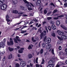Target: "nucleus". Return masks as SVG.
Listing matches in <instances>:
<instances>
[{
  "label": "nucleus",
  "mask_w": 67,
  "mask_h": 67,
  "mask_svg": "<svg viewBox=\"0 0 67 67\" xmlns=\"http://www.w3.org/2000/svg\"><path fill=\"white\" fill-rule=\"evenodd\" d=\"M12 57V54H10L9 55L8 59H11Z\"/></svg>",
  "instance_id": "nucleus-21"
},
{
  "label": "nucleus",
  "mask_w": 67,
  "mask_h": 67,
  "mask_svg": "<svg viewBox=\"0 0 67 67\" xmlns=\"http://www.w3.org/2000/svg\"><path fill=\"white\" fill-rule=\"evenodd\" d=\"M58 38L59 39V40H63V39L64 40H66L67 39V37L66 36H62L61 37V38L59 37V36H58Z\"/></svg>",
  "instance_id": "nucleus-4"
},
{
  "label": "nucleus",
  "mask_w": 67,
  "mask_h": 67,
  "mask_svg": "<svg viewBox=\"0 0 67 67\" xmlns=\"http://www.w3.org/2000/svg\"><path fill=\"white\" fill-rule=\"evenodd\" d=\"M50 23L51 24H54V21H51Z\"/></svg>",
  "instance_id": "nucleus-35"
},
{
  "label": "nucleus",
  "mask_w": 67,
  "mask_h": 67,
  "mask_svg": "<svg viewBox=\"0 0 67 67\" xmlns=\"http://www.w3.org/2000/svg\"><path fill=\"white\" fill-rule=\"evenodd\" d=\"M61 27H62L63 29H64V30H67V27L65 26H64L63 25H61Z\"/></svg>",
  "instance_id": "nucleus-13"
},
{
  "label": "nucleus",
  "mask_w": 67,
  "mask_h": 67,
  "mask_svg": "<svg viewBox=\"0 0 67 67\" xmlns=\"http://www.w3.org/2000/svg\"><path fill=\"white\" fill-rule=\"evenodd\" d=\"M13 13L16 14L18 13V11L16 10H13Z\"/></svg>",
  "instance_id": "nucleus-23"
},
{
  "label": "nucleus",
  "mask_w": 67,
  "mask_h": 67,
  "mask_svg": "<svg viewBox=\"0 0 67 67\" xmlns=\"http://www.w3.org/2000/svg\"><path fill=\"white\" fill-rule=\"evenodd\" d=\"M57 43L58 44H60V40H59L57 42Z\"/></svg>",
  "instance_id": "nucleus-40"
},
{
  "label": "nucleus",
  "mask_w": 67,
  "mask_h": 67,
  "mask_svg": "<svg viewBox=\"0 0 67 67\" xmlns=\"http://www.w3.org/2000/svg\"><path fill=\"white\" fill-rule=\"evenodd\" d=\"M14 41L15 43H18V41H17L16 39L15 38H14Z\"/></svg>",
  "instance_id": "nucleus-26"
},
{
  "label": "nucleus",
  "mask_w": 67,
  "mask_h": 67,
  "mask_svg": "<svg viewBox=\"0 0 67 67\" xmlns=\"http://www.w3.org/2000/svg\"><path fill=\"white\" fill-rule=\"evenodd\" d=\"M52 35L54 37H55V34L54 33H53L52 34Z\"/></svg>",
  "instance_id": "nucleus-48"
},
{
  "label": "nucleus",
  "mask_w": 67,
  "mask_h": 67,
  "mask_svg": "<svg viewBox=\"0 0 67 67\" xmlns=\"http://www.w3.org/2000/svg\"><path fill=\"white\" fill-rule=\"evenodd\" d=\"M37 60H38V58H37L36 60V63H38V62H37Z\"/></svg>",
  "instance_id": "nucleus-55"
},
{
  "label": "nucleus",
  "mask_w": 67,
  "mask_h": 67,
  "mask_svg": "<svg viewBox=\"0 0 67 67\" xmlns=\"http://www.w3.org/2000/svg\"><path fill=\"white\" fill-rule=\"evenodd\" d=\"M59 65H58V64H57L56 67H59Z\"/></svg>",
  "instance_id": "nucleus-63"
},
{
  "label": "nucleus",
  "mask_w": 67,
  "mask_h": 67,
  "mask_svg": "<svg viewBox=\"0 0 67 67\" xmlns=\"http://www.w3.org/2000/svg\"><path fill=\"white\" fill-rule=\"evenodd\" d=\"M43 49H41L40 51V53L41 54H42L43 53Z\"/></svg>",
  "instance_id": "nucleus-28"
},
{
  "label": "nucleus",
  "mask_w": 67,
  "mask_h": 67,
  "mask_svg": "<svg viewBox=\"0 0 67 67\" xmlns=\"http://www.w3.org/2000/svg\"><path fill=\"white\" fill-rule=\"evenodd\" d=\"M64 1L65 2V3L67 4V0H65Z\"/></svg>",
  "instance_id": "nucleus-64"
},
{
  "label": "nucleus",
  "mask_w": 67,
  "mask_h": 67,
  "mask_svg": "<svg viewBox=\"0 0 67 67\" xmlns=\"http://www.w3.org/2000/svg\"><path fill=\"white\" fill-rule=\"evenodd\" d=\"M24 49V48H21L20 49V50H18V52L19 53H22L23 52V50Z\"/></svg>",
  "instance_id": "nucleus-9"
},
{
  "label": "nucleus",
  "mask_w": 67,
  "mask_h": 67,
  "mask_svg": "<svg viewBox=\"0 0 67 67\" xmlns=\"http://www.w3.org/2000/svg\"><path fill=\"white\" fill-rule=\"evenodd\" d=\"M28 57L29 58H31L32 57V55L31 54H29L28 55Z\"/></svg>",
  "instance_id": "nucleus-24"
},
{
  "label": "nucleus",
  "mask_w": 67,
  "mask_h": 67,
  "mask_svg": "<svg viewBox=\"0 0 67 67\" xmlns=\"http://www.w3.org/2000/svg\"><path fill=\"white\" fill-rule=\"evenodd\" d=\"M25 3H27L26 5L27 8V9L28 10H33V9L31 8V7H32L31 5H32V7H34V5H33L32 4L30 3V2H27V1ZM30 4H31V5H30Z\"/></svg>",
  "instance_id": "nucleus-1"
},
{
  "label": "nucleus",
  "mask_w": 67,
  "mask_h": 67,
  "mask_svg": "<svg viewBox=\"0 0 67 67\" xmlns=\"http://www.w3.org/2000/svg\"><path fill=\"white\" fill-rule=\"evenodd\" d=\"M58 34L59 35H62L64 34V32H62L61 31H59Z\"/></svg>",
  "instance_id": "nucleus-20"
},
{
  "label": "nucleus",
  "mask_w": 67,
  "mask_h": 67,
  "mask_svg": "<svg viewBox=\"0 0 67 67\" xmlns=\"http://www.w3.org/2000/svg\"><path fill=\"white\" fill-rule=\"evenodd\" d=\"M55 63V61H53V60L49 61L48 62V64L50 65H48L47 67H54V64Z\"/></svg>",
  "instance_id": "nucleus-2"
},
{
  "label": "nucleus",
  "mask_w": 67,
  "mask_h": 67,
  "mask_svg": "<svg viewBox=\"0 0 67 67\" xmlns=\"http://www.w3.org/2000/svg\"><path fill=\"white\" fill-rule=\"evenodd\" d=\"M20 63V66H21L22 67H24L26 66V63H25V62L24 61H21Z\"/></svg>",
  "instance_id": "nucleus-6"
},
{
  "label": "nucleus",
  "mask_w": 67,
  "mask_h": 67,
  "mask_svg": "<svg viewBox=\"0 0 67 67\" xmlns=\"http://www.w3.org/2000/svg\"><path fill=\"white\" fill-rule=\"evenodd\" d=\"M51 27L53 30H56V27L54 25H52Z\"/></svg>",
  "instance_id": "nucleus-15"
},
{
  "label": "nucleus",
  "mask_w": 67,
  "mask_h": 67,
  "mask_svg": "<svg viewBox=\"0 0 67 67\" xmlns=\"http://www.w3.org/2000/svg\"><path fill=\"white\" fill-rule=\"evenodd\" d=\"M9 16L8 15H7L6 16V19H9Z\"/></svg>",
  "instance_id": "nucleus-57"
},
{
  "label": "nucleus",
  "mask_w": 67,
  "mask_h": 67,
  "mask_svg": "<svg viewBox=\"0 0 67 67\" xmlns=\"http://www.w3.org/2000/svg\"><path fill=\"white\" fill-rule=\"evenodd\" d=\"M51 13H52V12H49L47 14V16H49V14H51Z\"/></svg>",
  "instance_id": "nucleus-38"
},
{
  "label": "nucleus",
  "mask_w": 67,
  "mask_h": 67,
  "mask_svg": "<svg viewBox=\"0 0 67 67\" xmlns=\"http://www.w3.org/2000/svg\"><path fill=\"white\" fill-rule=\"evenodd\" d=\"M7 44L8 45H13V41H10V42H9L8 41Z\"/></svg>",
  "instance_id": "nucleus-7"
},
{
  "label": "nucleus",
  "mask_w": 67,
  "mask_h": 67,
  "mask_svg": "<svg viewBox=\"0 0 67 67\" xmlns=\"http://www.w3.org/2000/svg\"><path fill=\"white\" fill-rule=\"evenodd\" d=\"M47 20H51L52 19V17H47Z\"/></svg>",
  "instance_id": "nucleus-45"
},
{
  "label": "nucleus",
  "mask_w": 67,
  "mask_h": 67,
  "mask_svg": "<svg viewBox=\"0 0 67 67\" xmlns=\"http://www.w3.org/2000/svg\"><path fill=\"white\" fill-rule=\"evenodd\" d=\"M40 3H41V0H38L37 1V3L36 5L37 6H40Z\"/></svg>",
  "instance_id": "nucleus-10"
},
{
  "label": "nucleus",
  "mask_w": 67,
  "mask_h": 67,
  "mask_svg": "<svg viewBox=\"0 0 67 67\" xmlns=\"http://www.w3.org/2000/svg\"><path fill=\"white\" fill-rule=\"evenodd\" d=\"M44 62H45V60H44V59H43L42 61V62L41 63V64H44Z\"/></svg>",
  "instance_id": "nucleus-37"
},
{
  "label": "nucleus",
  "mask_w": 67,
  "mask_h": 67,
  "mask_svg": "<svg viewBox=\"0 0 67 67\" xmlns=\"http://www.w3.org/2000/svg\"><path fill=\"white\" fill-rule=\"evenodd\" d=\"M42 47L43 48H44L46 46V44H45V43H43L42 44Z\"/></svg>",
  "instance_id": "nucleus-25"
},
{
  "label": "nucleus",
  "mask_w": 67,
  "mask_h": 67,
  "mask_svg": "<svg viewBox=\"0 0 67 67\" xmlns=\"http://www.w3.org/2000/svg\"><path fill=\"white\" fill-rule=\"evenodd\" d=\"M26 32V31H23V30H21V33H22L23 34V33H25Z\"/></svg>",
  "instance_id": "nucleus-27"
},
{
  "label": "nucleus",
  "mask_w": 67,
  "mask_h": 67,
  "mask_svg": "<svg viewBox=\"0 0 67 67\" xmlns=\"http://www.w3.org/2000/svg\"><path fill=\"white\" fill-rule=\"evenodd\" d=\"M36 30L37 29H36V28L35 27H33L32 29V30Z\"/></svg>",
  "instance_id": "nucleus-29"
},
{
  "label": "nucleus",
  "mask_w": 67,
  "mask_h": 67,
  "mask_svg": "<svg viewBox=\"0 0 67 67\" xmlns=\"http://www.w3.org/2000/svg\"><path fill=\"white\" fill-rule=\"evenodd\" d=\"M3 0H2L1 1H0V6H1V5H2V6L3 5Z\"/></svg>",
  "instance_id": "nucleus-22"
},
{
  "label": "nucleus",
  "mask_w": 67,
  "mask_h": 67,
  "mask_svg": "<svg viewBox=\"0 0 67 67\" xmlns=\"http://www.w3.org/2000/svg\"><path fill=\"white\" fill-rule=\"evenodd\" d=\"M36 67H40V65L37 64H36Z\"/></svg>",
  "instance_id": "nucleus-59"
},
{
  "label": "nucleus",
  "mask_w": 67,
  "mask_h": 67,
  "mask_svg": "<svg viewBox=\"0 0 67 67\" xmlns=\"http://www.w3.org/2000/svg\"><path fill=\"white\" fill-rule=\"evenodd\" d=\"M33 23H34V22L33 21H31L30 22V23L29 24V25H30V24H32Z\"/></svg>",
  "instance_id": "nucleus-58"
},
{
  "label": "nucleus",
  "mask_w": 67,
  "mask_h": 67,
  "mask_svg": "<svg viewBox=\"0 0 67 67\" xmlns=\"http://www.w3.org/2000/svg\"><path fill=\"white\" fill-rule=\"evenodd\" d=\"M20 1H23L24 2H25V3L27 2V1L26 0H20Z\"/></svg>",
  "instance_id": "nucleus-47"
},
{
  "label": "nucleus",
  "mask_w": 67,
  "mask_h": 67,
  "mask_svg": "<svg viewBox=\"0 0 67 67\" xmlns=\"http://www.w3.org/2000/svg\"><path fill=\"white\" fill-rule=\"evenodd\" d=\"M20 66V64H16L15 65V67H19Z\"/></svg>",
  "instance_id": "nucleus-33"
},
{
  "label": "nucleus",
  "mask_w": 67,
  "mask_h": 67,
  "mask_svg": "<svg viewBox=\"0 0 67 67\" xmlns=\"http://www.w3.org/2000/svg\"><path fill=\"white\" fill-rule=\"evenodd\" d=\"M32 40L34 42H36V40H34V39L33 37H32Z\"/></svg>",
  "instance_id": "nucleus-31"
},
{
  "label": "nucleus",
  "mask_w": 67,
  "mask_h": 67,
  "mask_svg": "<svg viewBox=\"0 0 67 67\" xmlns=\"http://www.w3.org/2000/svg\"><path fill=\"white\" fill-rule=\"evenodd\" d=\"M47 37L46 36H45L44 37V38L43 39V41L44 42H45V40H46V38Z\"/></svg>",
  "instance_id": "nucleus-39"
},
{
  "label": "nucleus",
  "mask_w": 67,
  "mask_h": 67,
  "mask_svg": "<svg viewBox=\"0 0 67 67\" xmlns=\"http://www.w3.org/2000/svg\"><path fill=\"white\" fill-rule=\"evenodd\" d=\"M32 48V47L31 46V45L29 46L28 47V49H31Z\"/></svg>",
  "instance_id": "nucleus-32"
},
{
  "label": "nucleus",
  "mask_w": 67,
  "mask_h": 67,
  "mask_svg": "<svg viewBox=\"0 0 67 67\" xmlns=\"http://www.w3.org/2000/svg\"><path fill=\"white\" fill-rule=\"evenodd\" d=\"M5 38L3 40V42H1L0 43V47H2L3 48H4V43L5 42Z\"/></svg>",
  "instance_id": "nucleus-3"
},
{
  "label": "nucleus",
  "mask_w": 67,
  "mask_h": 67,
  "mask_svg": "<svg viewBox=\"0 0 67 67\" xmlns=\"http://www.w3.org/2000/svg\"><path fill=\"white\" fill-rule=\"evenodd\" d=\"M53 19L54 20H58V17L54 18H53Z\"/></svg>",
  "instance_id": "nucleus-56"
},
{
  "label": "nucleus",
  "mask_w": 67,
  "mask_h": 67,
  "mask_svg": "<svg viewBox=\"0 0 67 67\" xmlns=\"http://www.w3.org/2000/svg\"><path fill=\"white\" fill-rule=\"evenodd\" d=\"M52 52L53 54H54V50H53V49H52Z\"/></svg>",
  "instance_id": "nucleus-50"
},
{
  "label": "nucleus",
  "mask_w": 67,
  "mask_h": 67,
  "mask_svg": "<svg viewBox=\"0 0 67 67\" xmlns=\"http://www.w3.org/2000/svg\"><path fill=\"white\" fill-rule=\"evenodd\" d=\"M23 23H25L24 25H26V24H28L29 23V22H27L25 23V21H23Z\"/></svg>",
  "instance_id": "nucleus-36"
},
{
  "label": "nucleus",
  "mask_w": 67,
  "mask_h": 67,
  "mask_svg": "<svg viewBox=\"0 0 67 67\" xmlns=\"http://www.w3.org/2000/svg\"><path fill=\"white\" fill-rule=\"evenodd\" d=\"M59 50H61L62 49V47L61 46H59Z\"/></svg>",
  "instance_id": "nucleus-54"
},
{
  "label": "nucleus",
  "mask_w": 67,
  "mask_h": 67,
  "mask_svg": "<svg viewBox=\"0 0 67 67\" xmlns=\"http://www.w3.org/2000/svg\"><path fill=\"white\" fill-rule=\"evenodd\" d=\"M16 39L18 41V42H21V40L20 39V38H19V37L18 36H16Z\"/></svg>",
  "instance_id": "nucleus-19"
},
{
  "label": "nucleus",
  "mask_w": 67,
  "mask_h": 67,
  "mask_svg": "<svg viewBox=\"0 0 67 67\" xmlns=\"http://www.w3.org/2000/svg\"><path fill=\"white\" fill-rule=\"evenodd\" d=\"M50 48H51V44H49L46 46V48L47 49H49Z\"/></svg>",
  "instance_id": "nucleus-14"
},
{
  "label": "nucleus",
  "mask_w": 67,
  "mask_h": 67,
  "mask_svg": "<svg viewBox=\"0 0 67 67\" xmlns=\"http://www.w3.org/2000/svg\"><path fill=\"white\" fill-rule=\"evenodd\" d=\"M42 23H43V24H45L46 23V22L43 21L42 22Z\"/></svg>",
  "instance_id": "nucleus-62"
},
{
  "label": "nucleus",
  "mask_w": 67,
  "mask_h": 67,
  "mask_svg": "<svg viewBox=\"0 0 67 67\" xmlns=\"http://www.w3.org/2000/svg\"><path fill=\"white\" fill-rule=\"evenodd\" d=\"M56 25H57V26H59V24H60V21L59 20H57L56 21Z\"/></svg>",
  "instance_id": "nucleus-18"
},
{
  "label": "nucleus",
  "mask_w": 67,
  "mask_h": 67,
  "mask_svg": "<svg viewBox=\"0 0 67 67\" xmlns=\"http://www.w3.org/2000/svg\"><path fill=\"white\" fill-rule=\"evenodd\" d=\"M48 30L49 31H51V27L50 26H48Z\"/></svg>",
  "instance_id": "nucleus-41"
},
{
  "label": "nucleus",
  "mask_w": 67,
  "mask_h": 67,
  "mask_svg": "<svg viewBox=\"0 0 67 67\" xmlns=\"http://www.w3.org/2000/svg\"><path fill=\"white\" fill-rule=\"evenodd\" d=\"M57 11H58V10H57V9H55L53 11V14H54V13H56V12H57Z\"/></svg>",
  "instance_id": "nucleus-30"
},
{
  "label": "nucleus",
  "mask_w": 67,
  "mask_h": 67,
  "mask_svg": "<svg viewBox=\"0 0 67 67\" xmlns=\"http://www.w3.org/2000/svg\"><path fill=\"white\" fill-rule=\"evenodd\" d=\"M47 10H44V14H46V13H47Z\"/></svg>",
  "instance_id": "nucleus-43"
},
{
  "label": "nucleus",
  "mask_w": 67,
  "mask_h": 67,
  "mask_svg": "<svg viewBox=\"0 0 67 67\" xmlns=\"http://www.w3.org/2000/svg\"><path fill=\"white\" fill-rule=\"evenodd\" d=\"M45 29L46 30L47 33H48V31L47 30V27L46 26H45Z\"/></svg>",
  "instance_id": "nucleus-34"
},
{
  "label": "nucleus",
  "mask_w": 67,
  "mask_h": 67,
  "mask_svg": "<svg viewBox=\"0 0 67 67\" xmlns=\"http://www.w3.org/2000/svg\"><path fill=\"white\" fill-rule=\"evenodd\" d=\"M6 21H7V22H10L11 20L10 19H6Z\"/></svg>",
  "instance_id": "nucleus-49"
},
{
  "label": "nucleus",
  "mask_w": 67,
  "mask_h": 67,
  "mask_svg": "<svg viewBox=\"0 0 67 67\" xmlns=\"http://www.w3.org/2000/svg\"><path fill=\"white\" fill-rule=\"evenodd\" d=\"M46 34H44L43 32H42L40 35V37L41 38H42L43 37V36H44L46 35Z\"/></svg>",
  "instance_id": "nucleus-12"
},
{
  "label": "nucleus",
  "mask_w": 67,
  "mask_h": 67,
  "mask_svg": "<svg viewBox=\"0 0 67 67\" xmlns=\"http://www.w3.org/2000/svg\"><path fill=\"white\" fill-rule=\"evenodd\" d=\"M5 60V56H4V58H3L2 59V61H4V60Z\"/></svg>",
  "instance_id": "nucleus-44"
},
{
  "label": "nucleus",
  "mask_w": 67,
  "mask_h": 67,
  "mask_svg": "<svg viewBox=\"0 0 67 67\" xmlns=\"http://www.w3.org/2000/svg\"><path fill=\"white\" fill-rule=\"evenodd\" d=\"M51 38H47L46 41V43L47 44H48L51 43Z\"/></svg>",
  "instance_id": "nucleus-5"
},
{
  "label": "nucleus",
  "mask_w": 67,
  "mask_h": 67,
  "mask_svg": "<svg viewBox=\"0 0 67 67\" xmlns=\"http://www.w3.org/2000/svg\"><path fill=\"white\" fill-rule=\"evenodd\" d=\"M64 5L65 7H67V4L66 3H65L64 4Z\"/></svg>",
  "instance_id": "nucleus-53"
},
{
  "label": "nucleus",
  "mask_w": 67,
  "mask_h": 67,
  "mask_svg": "<svg viewBox=\"0 0 67 67\" xmlns=\"http://www.w3.org/2000/svg\"><path fill=\"white\" fill-rule=\"evenodd\" d=\"M30 66L31 67H33V64H32L31 63H30Z\"/></svg>",
  "instance_id": "nucleus-61"
},
{
  "label": "nucleus",
  "mask_w": 67,
  "mask_h": 67,
  "mask_svg": "<svg viewBox=\"0 0 67 67\" xmlns=\"http://www.w3.org/2000/svg\"><path fill=\"white\" fill-rule=\"evenodd\" d=\"M22 22H23V21H21L20 23H17L16 24H18V25H19L21 23H22Z\"/></svg>",
  "instance_id": "nucleus-60"
},
{
  "label": "nucleus",
  "mask_w": 67,
  "mask_h": 67,
  "mask_svg": "<svg viewBox=\"0 0 67 67\" xmlns=\"http://www.w3.org/2000/svg\"><path fill=\"white\" fill-rule=\"evenodd\" d=\"M2 6L3 8H2V7H1V9L4 10V9H6V8H7V5H6L5 4H3Z\"/></svg>",
  "instance_id": "nucleus-8"
},
{
  "label": "nucleus",
  "mask_w": 67,
  "mask_h": 67,
  "mask_svg": "<svg viewBox=\"0 0 67 67\" xmlns=\"http://www.w3.org/2000/svg\"><path fill=\"white\" fill-rule=\"evenodd\" d=\"M8 49L9 51L10 52H12V51L14 50V48H12L10 47H8Z\"/></svg>",
  "instance_id": "nucleus-17"
},
{
  "label": "nucleus",
  "mask_w": 67,
  "mask_h": 67,
  "mask_svg": "<svg viewBox=\"0 0 67 67\" xmlns=\"http://www.w3.org/2000/svg\"><path fill=\"white\" fill-rule=\"evenodd\" d=\"M58 17H59V18H63V15H61L60 16H58Z\"/></svg>",
  "instance_id": "nucleus-52"
},
{
  "label": "nucleus",
  "mask_w": 67,
  "mask_h": 67,
  "mask_svg": "<svg viewBox=\"0 0 67 67\" xmlns=\"http://www.w3.org/2000/svg\"><path fill=\"white\" fill-rule=\"evenodd\" d=\"M20 9L21 10H26V7L21 6L20 7Z\"/></svg>",
  "instance_id": "nucleus-11"
},
{
  "label": "nucleus",
  "mask_w": 67,
  "mask_h": 67,
  "mask_svg": "<svg viewBox=\"0 0 67 67\" xmlns=\"http://www.w3.org/2000/svg\"><path fill=\"white\" fill-rule=\"evenodd\" d=\"M23 16H27V15L25 14H23Z\"/></svg>",
  "instance_id": "nucleus-51"
},
{
  "label": "nucleus",
  "mask_w": 67,
  "mask_h": 67,
  "mask_svg": "<svg viewBox=\"0 0 67 67\" xmlns=\"http://www.w3.org/2000/svg\"><path fill=\"white\" fill-rule=\"evenodd\" d=\"M50 5H51L53 6V7H55L54 5V3H50Z\"/></svg>",
  "instance_id": "nucleus-42"
},
{
  "label": "nucleus",
  "mask_w": 67,
  "mask_h": 67,
  "mask_svg": "<svg viewBox=\"0 0 67 67\" xmlns=\"http://www.w3.org/2000/svg\"><path fill=\"white\" fill-rule=\"evenodd\" d=\"M12 3L14 4H15L18 3V1L17 0H13Z\"/></svg>",
  "instance_id": "nucleus-16"
},
{
  "label": "nucleus",
  "mask_w": 67,
  "mask_h": 67,
  "mask_svg": "<svg viewBox=\"0 0 67 67\" xmlns=\"http://www.w3.org/2000/svg\"><path fill=\"white\" fill-rule=\"evenodd\" d=\"M23 13H24V12H21V13H18V14L19 15H21V14H23Z\"/></svg>",
  "instance_id": "nucleus-46"
}]
</instances>
